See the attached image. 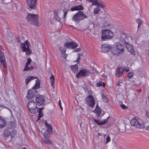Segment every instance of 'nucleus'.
Wrapping results in <instances>:
<instances>
[{
    "label": "nucleus",
    "instance_id": "47",
    "mask_svg": "<svg viewBox=\"0 0 149 149\" xmlns=\"http://www.w3.org/2000/svg\"><path fill=\"white\" fill-rule=\"evenodd\" d=\"M81 50V49L79 48H78L75 50H74L73 51L74 52H79Z\"/></svg>",
    "mask_w": 149,
    "mask_h": 149
},
{
    "label": "nucleus",
    "instance_id": "42",
    "mask_svg": "<svg viewBox=\"0 0 149 149\" xmlns=\"http://www.w3.org/2000/svg\"><path fill=\"white\" fill-rule=\"evenodd\" d=\"M10 133V135H11V137H12V138H13V136H15L16 134V131L14 130H11Z\"/></svg>",
    "mask_w": 149,
    "mask_h": 149
},
{
    "label": "nucleus",
    "instance_id": "24",
    "mask_svg": "<svg viewBox=\"0 0 149 149\" xmlns=\"http://www.w3.org/2000/svg\"><path fill=\"white\" fill-rule=\"evenodd\" d=\"M36 80L35 85L33 88L36 89H39L40 88V81L38 78Z\"/></svg>",
    "mask_w": 149,
    "mask_h": 149
},
{
    "label": "nucleus",
    "instance_id": "1",
    "mask_svg": "<svg viewBox=\"0 0 149 149\" xmlns=\"http://www.w3.org/2000/svg\"><path fill=\"white\" fill-rule=\"evenodd\" d=\"M38 15L36 14H31V13H28L26 16V19L28 22L34 25H38Z\"/></svg>",
    "mask_w": 149,
    "mask_h": 149
},
{
    "label": "nucleus",
    "instance_id": "22",
    "mask_svg": "<svg viewBox=\"0 0 149 149\" xmlns=\"http://www.w3.org/2000/svg\"><path fill=\"white\" fill-rule=\"evenodd\" d=\"M71 70L74 73H76L78 71V66L77 64L71 66L70 67Z\"/></svg>",
    "mask_w": 149,
    "mask_h": 149
},
{
    "label": "nucleus",
    "instance_id": "58",
    "mask_svg": "<svg viewBox=\"0 0 149 149\" xmlns=\"http://www.w3.org/2000/svg\"><path fill=\"white\" fill-rule=\"evenodd\" d=\"M17 41L18 42H20V40L19 39V38H17Z\"/></svg>",
    "mask_w": 149,
    "mask_h": 149
},
{
    "label": "nucleus",
    "instance_id": "14",
    "mask_svg": "<svg viewBox=\"0 0 149 149\" xmlns=\"http://www.w3.org/2000/svg\"><path fill=\"white\" fill-rule=\"evenodd\" d=\"M31 59L29 58L27 59V62L25 65V67L23 70L24 71H27L29 70H31L34 68V67L33 65H31L30 67H29V65L31 64Z\"/></svg>",
    "mask_w": 149,
    "mask_h": 149
},
{
    "label": "nucleus",
    "instance_id": "38",
    "mask_svg": "<svg viewBox=\"0 0 149 149\" xmlns=\"http://www.w3.org/2000/svg\"><path fill=\"white\" fill-rule=\"evenodd\" d=\"M59 50L62 53L65 52L66 49L63 47H59Z\"/></svg>",
    "mask_w": 149,
    "mask_h": 149
},
{
    "label": "nucleus",
    "instance_id": "60",
    "mask_svg": "<svg viewBox=\"0 0 149 149\" xmlns=\"http://www.w3.org/2000/svg\"><path fill=\"white\" fill-rule=\"evenodd\" d=\"M67 54H65L64 55V57L65 58H66L67 57Z\"/></svg>",
    "mask_w": 149,
    "mask_h": 149
},
{
    "label": "nucleus",
    "instance_id": "56",
    "mask_svg": "<svg viewBox=\"0 0 149 149\" xmlns=\"http://www.w3.org/2000/svg\"><path fill=\"white\" fill-rule=\"evenodd\" d=\"M58 104H59V106H61V101L60 100H59V101Z\"/></svg>",
    "mask_w": 149,
    "mask_h": 149
},
{
    "label": "nucleus",
    "instance_id": "32",
    "mask_svg": "<svg viewBox=\"0 0 149 149\" xmlns=\"http://www.w3.org/2000/svg\"><path fill=\"white\" fill-rule=\"evenodd\" d=\"M22 51L23 52H25L26 51L27 48L26 47L24 43H22L21 45Z\"/></svg>",
    "mask_w": 149,
    "mask_h": 149
},
{
    "label": "nucleus",
    "instance_id": "43",
    "mask_svg": "<svg viewBox=\"0 0 149 149\" xmlns=\"http://www.w3.org/2000/svg\"><path fill=\"white\" fill-rule=\"evenodd\" d=\"M26 52V55L29 54H31V51L29 47H27V49Z\"/></svg>",
    "mask_w": 149,
    "mask_h": 149
},
{
    "label": "nucleus",
    "instance_id": "23",
    "mask_svg": "<svg viewBox=\"0 0 149 149\" xmlns=\"http://www.w3.org/2000/svg\"><path fill=\"white\" fill-rule=\"evenodd\" d=\"M45 126L47 127L46 130L49 131V132L52 133V127L51 125H50L48 124L47 121H45Z\"/></svg>",
    "mask_w": 149,
    "mask_h": 149
},
{
    "label": "nucleus",
    "instance_id": "5",
    "mask_svg": "<svg viewBox=\"0 0 149 149\" xmlns=\"http://www.w3.org/2000/svg\"><path fill=\"white\" fill-rule=\"evenodd\" d=\"M123 46L119 42L116 43L112 50H114L115 54H120L124 52Z\"/></svg>",
    "mask_w": 149,
    "mask_h": 149
},
{
    "label": "nucleus",
    "instance_id": "46",
    "mask_svg": "<svg viewBox=\"0 0 149 149\" xmlns=\"http://www.w3.org/2000/svg\"><path fill=\"white\" fill-rule=\"evenodd\" d=\"M38 116H40L41 117H42L44 115L42 111H38Z\"/></svg>",
    "mask_w": 149,
    "mask_h": 149
},
{
    "label": "nucleus",
    "instance_id": "7",
    "mask_svg": "<svg viewBox=\"0 0 149 149\" xmlns=\"http://www.w3.org/2000/svg\"><path fill=\"white\" fill-rule=\"evenodd\" d=\"M86 101L88 106L93 108L95 104L93 96L92 95H89L86 98Z\"/></svg>",
    "mask_w": 149,
    "mask_h": 149
},
{
    "label": "nucleus",
    "instance_id": "37",
    "mask_svg": "<svg viewBox=\"0 0 149 149\" xmlns=\"http://www.w3.org/2000/svg\"><path fill=\"white\" fill-rule=\"evenodd\" d=\"M64 46L65 47L67 48H70V42H66L65 43L64 45Z\"/></svg>",
    "mask_w": 149,
    "mask_h": 149
},
{
    "label": "nucleus",
    "instance_id": "19",
    "mask_svg": "<svg viewBox=\"0 0 149 149\" xmlns=\"http://www.w3.org/2000/svg\"><path fill=\"white\" fill-rule=\"evenodd\" d=\"M109 116L107 119H104L102 121H100L99 120H96L93 119L94 122L96 123L98 125H102L104 124L107 122V119L109 118Z\"/></svg>",
    "mask_w": 149,
    "mask_h": 149
},
{
    "label": "nucleus",
    "instance_id": "30",
    "mask_svg": "<svg viewBox=\"0 0 149 149\" xmlns=\"http://www.w3.org/2000/svg\"><path fill=\"white\" fill-rule=\"evenodd\" d=\"M102 99L104 102L106 103H107L109 102V100L107 96L102 94Z\"/></svg>",
    "mask_w": 149,
    "mask_h": 149
},
{
    "label": "nucleus",
    "instance_id": "9",
    "mask_svg": "<svg viewBox=\"0 0 149 149\" xmlns=\"http://www.w3.org/2000/svg\"><path fill=\"white\" fill-rule=\"evenodd\" d=\"M36 101L38 105L44 106L45 104L44 97L42 95H37L36 97Z\"/></svg>",
    "mask_w": 149,
    "mask_h": 149
},
{
    "label": "nucleus",
    "instance_id": "3",
    "mask_svg": "<svg viewBox=\"0 0 149 149\" xmlns=\"http://www.w3.org/2000/svg\"><path fill=\"white\" fill-rule=\"evenodd\" d=\"M87 17L81 11H79L73 15L72 20L77 23H79L81 21L87 18Z\"/></svg>",
    "mask_w": 149,
    "mask_h": 149
},
{
    "label": "nucleus",
    "instance_id": "53",
    "mask_svg": "<svg viewBox=\"0 0 149 149\" xmlns=\"http://www.w3.org/2000/svg\"><path fill=\"white\" fill-rule=\"evenodd\" d=\"M77 54H78V56L77 59V60L76 61L77 62H78L79 60L80 57V54L79 53H78Z\"/></svg>",
    "mask_w": 149,
    "mask_h": 149
},
{
    "label": "nucleus",
    "instance_id": "4",
    "mask_svg": "<svg viewBox=\"0 0 149 149\" xmlns=\"http://www.w3.org/2000/svg\"><path fill=\"white\" fill-rule=\"evenodd\" d=\"M102 41H105L111 38L113 36V32L110 30L104 29L102 31Z\"/></svg>",
    "mask_w": 149,
    "mask_h": 149
},
{
    "label": "nucleus",
    "instance_id": "50",
    "mask_svg": "<svg viewBox=\"0 0 149 149\" xmlns=\"http://www.w3.org/2000/svg\"><path fill=\"white\" fill-rule=\"evenodd\" d=\"M145 127L146 130L149 132V124L148 125H146L145 124Z\"/></svg>",
    "mask_w": 149,
    "mask_h": 149
},
{
    "label": "nucleus",
    "instance_id": "61",
    "mask_svg": "<svg viewBox=\"0 0 149 149\" xmlns=\"http://www.w3.org/2000/svg\"><path fill=\"white\" fill-rule=\"evenodd\" d=\"M98 135L99 136H101V134H100V133H98Z\"/></svg>",
    "mask_w": 149,
    "mask_h": 149
},
{
    "label": "nucleus",
    "instance_id": "62",
    "mask_svg": "<svg viewBox=\"0 0 149 149\" xmlns=\"http://www.w3.org/2000/svg\"><path fill=\"white\" fill-rule=\"evenodd\" d=\"M60 108H61V110H63V108H62V106H60Z\"/></svg>",
    "mask_w": 149,
    "mask_h": 149
},
{
    "label": "nucleus",
    "instance_id": "2",
    "mask_svg": "<svg viewBox=\"0 0 149 149\" xmlns=\"http://www.w3.org/2000/svg\"><path fill=\"white\" fill-rule=\"evenodd\" d=\"M130 124L138 128L142 129L145 127V123L142 120H137L136 118H133L131 120Z\"/></svg>",
    "mask_w": 149,
    "mask_h": 149
},
{
    "label": "nucleus",
    "instance_id": "13",
    "mask_svg": "<svg viewBox=\"0 0 149 149\" xmlns=\"http://www.w3.org/2000/svg\"><path fill=\"white\" fill-rule=\"evenodd\" d=\"M27 107L29 108L31 112L32 113H35L34 112H33L31 111L36 108L37 104L34 101L31 100L28 104Z\"/></svg>",
    "mask_w": 149,
    "mask_h": 149
},
{
    "label": "nucleus",
    "instance_id": "39",
    "mask_svg": "<svg viewBox=\"0 0 149 149\" xmlns=\"http://www.w3.org/2000/svg\"><path fill=\"white\" fill-rule=\"evenodd\" d=\"M57 13V12H55L54 13V17L56 20H57L58 22H59L60 21V18L58 16Z\"/></svg>",
    "mask_w": 149,
    "mask_h": 149
},
{
    "label": "nucleus",
    "instance_id": "16",
    "mask_svg": "<svg viewBox=\"0 0 149 149\" xmlns=\"http://www.w3.org/2000/svg\"><path fill=\"white\" fill-rule=\"evenodd\" d=\"M102 110L98 106V104L96 105L95 109L93 110V112L96 114V117L98 118L101 114Z\"/></svg>",
    "mask_w": 149,
    "mask_h": 149
},
{
    "label": "nucleus",
    "instance_id": "17",
    "mask_svg": "<svg viewBox=\"0 0 149 149\" xmlns=\"http://www.w3.org/2000/svg\"><path fill=\"white\" fill-rule=\"evenodd\" d=\"M7 124L6 120L2 116H0V128L4 127Z\"/></svg>",
    "mask_w": 149,
    "mask_h": 149
},
{
    "label": "nucleus",
    "instance_id": "45",
    "mask_svg": "<svg viewBox=\"0 0 149 149\" xmlns=\"http://www.w3.org/2000/svg\"><path fill=\"white\" fill-rule=\"evenodd\" d=\"M97 6H100L102 8H103L105 7L104 5L101 2H99Z\"/></svg>",
    "mask_w": 149,
    "mask_h": 149
},
{
    "label": "nucleus",
    "instance_id": "55",
    "mask_svg": "<svg viewBox=\"0 0 149 149\" xmlns=\"http://www.w3.org/2000/svg\"><path fill=\"white\" fill-rule=\"evenodd\" d=\"M146 116L149 118V113H148V112L146 111Z\"/></svg>",
    "mask_w": 149,
    "mask_h": 149
},
{
    "label": "nucleus",
    "instance_id": "59",
    "mask_svg": "<svg viewBox=\"0 0 149 149\" xmlns=\"http://www.w3.org/2000/svg\"><path fill=\"white\" fill-rule=\"evenodd\" d=\"M93 0H87V1H89V2H91Z\"/></svg>",
    "mask_w": 149,
    "mask_h": 149
},
{
    "label": "nucleus",
    "instance_id": "63",
    "mask_svg": "<svg viewBox=\"0 0 149 149\" xmlns=\"http://www.w3.org/2000/svg\"><path fill=\"white\" fill-rule=\"evenodd\" d=\"M23 149H26L25 148H24Z\"/></svg>",
    "mask_w": 149,
    "mask_h": 149
},
{
    "label": "nucleus",
    "instance_id": "20",
    "mask_svg": "<svg viewBox=\"0 0 149 149\" xmlns=\"http://www.w3.org/2000/svg\"><path fill=\"white\" fill-rule=\"evenodd\" d=\"M123 70L121 67H119L117 69L116 71V75L118 77H121L123 73Z\"/></svg>",
    "mask_w": 149,
    "mask_h": 149
},
{
    "label": "nucleus",
    "instance_id": "51",
    "mask_svg": "<svg viewBox=\"0 0 149 149\" xmlns=\"http://www.w3.org/2000/svg\"><path fill=\"white\" fill-rule=\"evenodd\" d=\"M25 43L26 44V45L27 47H29V42H28V41L27 40H26L25 41Z\"/></svg>",
    "mask_w": 149,
    "mask_h": 149
},
{
    "label": "nucleus",
    "instance_id": "18",
    "mask_svg": "<svg viewBox=\"0 0 149 149\" xmlns=\"http://www.w3.org/2000/svg\"><path fill=\"white\" fill-rule=\"evenodd\" d=\"M84 9V7L81 5H80L72 7L70 10H71L72 11H73L75 10H83Z\"/></svg>",
    "mask_w": 149,
    "mask_h": 149
},
{
    "label": "nucleus",
    "instance_id": "11",
    "mask_svg": "<svg viewBox=\"0 0 149 149\" xmlns=\"http://www.w3.org/2000/svg\"><path fill=\"white\" fill-rule=\"evenodd\" d=\"M0 65L1 64L5 68L7 67V64L6 61V58L3 53L0 50Z\"/></svg>",
    "mask_w": 149,
    "mask_h": 149
},
{
    "label": "nucleus",
    "instance_id": "27",
    "mask_svg": "<svg viewBox=\"0 0 149 149\" xmlns=\"http://www.w3.org/2000/svg\"><path fill=\"white\" fill-rule=\"evenodd\" d=\"M50 80L51 81V84L53 88H54V84L55 81V78L53 75L52 74L50 77Z\"/></svg>",
    "mask_w": 149,
    "mask_h": 149
},
{
    "label": "nucleus",
    "instance_id": "36",
    "mask_svg": "<svg viewBox=\"0 0 149 149\" xmlns=\"http://www.w3.org/2000/svg\"><path fill=\"white\" fill-rule=\"evenodd\" d=\"M130 50L128 48V49L129 50V52L132 55H134L135 54V52L134 51L131 45L130 46Z\"/></svg>",
    "mask_w": 149,
    "mask_h": 149
},
{
    "label": "nucleus",
    "instance_id": "33",
    "mask_svg": "<svg viewBox=\"0 0 149 149\" xmlns=\"http://www.w3.org/2000/svg\"><path fill=\"white\" fill-rule=\"evenodd\" d=\"M68 10L69 9H66V8H65L63 10V11L64 15L63 16V18H65L67 13L68 11Z\"/></svg>",
    "mask_w": 149,
    "mask_h": 149
},
{
    "label": "nucleus",
    "instance_id": "34",
    "mask_svg": "<svg viewBox=\"0 0 149 149\" xmlns=\"http://www.w3.org/2000/svg\"><path fill=\"white\" fill-rule=\"evenodd\" d=\"M99 11V6H97L96 8L94 9L93 13L95 14H97L98 13Z\"/></svg>",
    "mask_w": 149,
    "mask_h": 149
},
{
    "label": "nucleus",
    "instance_id": "48",
    "mask_svg": "<svg viewBox=\"0 0 149 149\" xmlns=\"http://www.w3.org/2000/svg\"><path fill=\"white\" fill-rule=\"evenodd\" d=\"M121 83L122 84V82H120V81H117V82L116 83V85L117 86H121V85L120 84Z\"/></svg>",
    "mask_w": 149,
    "mask_h": 149
},
{
    "label": "nucleus",
    "instance_id": "52",
    "mask_svg": "<svg viewBox=\"0 0 149 149\" xmlns=\"http://www.w3.org/2000/svg\"><path fill=\"white\" fill-rule=\"evenodd\" d=\"M0 107H3V108H6V109H8V108H7L4 105H2L1 104H0Z\"/></svg>",
    "mask_w": 149,
    "mask_h": 149
},
{
    "label": "nucleus",
    "instance_id": "35",
    "mask_svg": "<svg viewBox=\"0 0 149 149\" xmlns=\"http://www.w3.org/2000/svg\"><path fill=\"white\" fill-rule=\"evenodd\" d=\"M51 133L52 132H49V131L46 130L43 134V136L45 138H49V134Z\"/></svg>",
    "mask_w": 149,
    "mask_h": 149
},
{
    "label": "nucleus",
    "instance_id": "15",
    "mask_svg": "<svg viewBox=\"0 0 149 149\" xmlns=\"http://www.w3.org/2000/svg\"><path fill=\"white\" fill-rule=\"evenodd\" d=\"M102 46L101 50L104 53L109 52L111 48V46L110 45L107 44H104L102 45Z\"/></svg>",
    "mask_w": 149,
    "mask_h": 149
},
{
    "label": "nucleus",
    "instance_id": "41",
    "mask_svg": "<svg viewBox=\"0 0 149 149\" xmlns=\"http://www.w3.org/2000/svg\"><path fill=\"white\" fill-rule=\"evenodd\" d=\"M134 75V73L133 72H130L128 73L127 77L128 79L132 78Z\"/></svg>",
    "mask_w": 149,
    "mask_h": 149
},
{
    "label": "nucleus",
    "instance_id": "44",
    "mask_svg": "<svg viewBox=\"0 0 149 149\" xmlns=\"http://www.w3.org/2000/svg\"><path fill=\"white\" fill-rule=\"evenodd\" d=\"M111 139L109 136L108 135L106 138V143H107L109 142L110 141Z\"/></svg>",
    "mask_w": 149,
    "mask_h": 149
},
{
    "label": "nucleus",
    "instance_id": "31",
    "mask_svg": "<svg viewBox=\"0 0 149 149\" xmlns=\"http://www.w3.org/2000/svg\"><path fill=\"white\" fill-rule=\"evenodd\" d=\"M136 22L138 24V29H139L140 26L143 24V21L140 19H137L136 20Z\"/></svg>",
    "mask_w": 149,
    "mask_h": 149
},
{
    "label": "nucleus",
    "instance_id": "49",
    "mask_svg": "<svg viewBox=\"0 0 149 149\" xmlns=\"http://www.w3.org/2000/svg\"><path fill=\"white\" fill-rule=\"evenodd\" d=\"M120 106L122 108L124 109H126L127 108V107L123 104H121Z\"/></svg>",
    "mask_w": 149,
    "mask_h": 149
},
{
    "label": "nucleus",
    "instance_id": "21",
    "mask_svg": "<svg viewBox=\"0 0 149 149\" xmlns=\"http://www.w3.org/2000/svg\"><path fill=\"white\" fill-rule=\"evenodd\" d=\"M36 79H37V77H34L33 76L31 75L25 79L26 84L27 85L31 80Z\"/></svg>",
    "mask_w": 149,
    "mask_h": 149
},
{
    "label": "nucleus",
    "instance_id": "40",
    "mask_svg": "<svg viewBox=\"0 0 149 149\" xmlns=\"http://www.w3.org/2000/svg\"><path fill=\"white\" fill-rule=\"evenodd\" d=\"M98 0H93L91 2L92 3V5H98V3L99 2H98Z\"/></svg>",
    "mask_w": 149,
    "mask_h": 149
},
{
    "label": "nucleus",
    "instance_id": "6",
    "mask_svg": "<svg viewBox=\"0 0 149 149\" xmlns=\"http://www.w3.org/2000/svg\"><path fill=\"white\" fill-rule=\"evenodd\" d=\"M37 91L36 89L32 88L28 90L27 97L28 100H31L37 95Z\"/></svg>",
    "mask_w": 149,
    "mask_h": 149
},
{
    "label": "nucleus",
    "instance_id": "54",
    "mask_svg": "<svg viewBox=\"0 0 149 149\" xmlns=\"http://www.w3.org/2000/svg\"><path fill=\"white\" fill-rule=\"evenodd\" d=\"M44 109V107H41V108H39V111H42V110L43 109Z\"/></svg>",
    "mask_w": 149,
    "mask_h": 149
},
{
    "label": "nucleus",
    "instance_id": "10",
    "mask_svg": "<svg viewBox=\"0 0 149 149\" xmlns=\"http://www.w3.org/2000/svg\"><path fill=\"white\" fill-rule=\"evenodd\" d=\"M127 36L126 33L123 31H121L119 34L118 39L120 42L124 44H127L128 42L126 40Z\"/></svg>",
    "mask_w": 149,
    "mask_h": 149
},
{
    "label": "nucleus",
    "instance_id": "28",
    "mask_svg": "<svg viewBox=\"0 0 149 149\" xmlns=\"http://www.w3.org/2000/svg\"><path fill=\"white\" fill-rule=\"evenodd\" d=\"M105 85V84L104 82H102L100 81H99L98 82H97L96 84V86L98 87L101 86L104 87Z\"/></svg>",
    "mask_w": 149,
    "mask_h": 149
},
{
    "label": "nucleus",
    "instance_id": "8",
    "mask_svg": "<svg viewBox=\"0 0 149 149\" xmlns=\"http://www.w3.org/2000/svg\"><path fill=\"white\" fill-rule=\"evenodd\" d=\"M28 9L31 10H35L36 8V2L37 0H26Z\"/></svg>",
    "mask_w": 149,
    "mask_h": 149
},
{
    "label": "nucleus",
    "instance_id": "26",
    "mask_svg": "<svg viewBox=\"0 0 149 149\" xmlns=\"http://www.w3.org/2000/svg\"><path fill=\"white\" fill-rule=\"evenodd\" d=\"M10 130L11 129L10 128L9 129H6L4 132V135L6 137H8L10 135Z\"/></svg>",
    "mask_w": 149,
    "mask_h": 149
},
{
    "label": "nucleus",
    "instance_id": "57",
    "mask_svg": "<svg viewBox=\"0 0 149 149\" xmlns=\"http://www.w3.org/2000/svg\"><path fill=\"white\" fill-rule=\"evenodd\" d=\"M42 117H41L40 116H38V118L37 120L38 121V120H39L40 119V118H41Z\"/></svg>",
    "mask_w": 149,
    "mask_h": 149
},
{
    "label": "nucleus",
    "instance_id": "29",
    "mask_svg": "<svg viewBox=\"0 0 149 149\" xmlns=\"http://www.w3.org/2000/svg\"><path fill=\"white\" fill-rule=\"evenodd\" d=\"M78 46L76 42H70V49H75Z\"/></svg>",
    "mask_w": 149,
    "mask_h": 149
},
{
    "label": "nucleus",
    "instance_id": "12",
    "mask_svg": "<svg viewBox=\"0 0 149 149\" xmlns=\"http://www.w3.org/2000/svg\"><path fill=\"white\" fill-rule=\"evenodd\" d=\"M88 74V71L85 69L81 70L76 74V76L77 78H79L82 77L86 76Z\"/></svg>",
    "mask_w": 149,
    "mask_h": 149
},
{
    "label": "nucleus",
    "instance_id": "25",
    "mask_svg": "<svg viewBox=\"0 0 149 149\" xmlns=\"http://www.w3.org/2000/svg\"><path fill=\"white\" fill-rule=\"evenodd\" d=\"M43 142L46 144H52V141L48 139V138H45L43 139Z\"/></svg>",
    "mask_w": 149,
    "mask_h": 149
}]
</instances>
